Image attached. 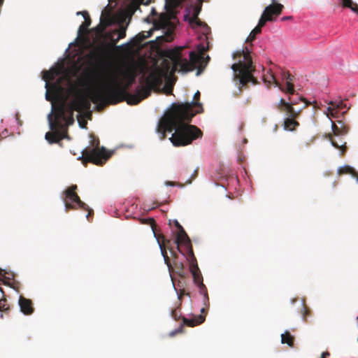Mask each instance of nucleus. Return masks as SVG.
Instances as JSON below:
<instances>
[{"mask_svg":"<svg viewBox=\"0 0 358 358\" xmlns=\"http://www.w3.org/2000/svg\"><path fill=\"white\" fill-rule=\"evenodd\" d=\"M168 249L169 250V251L171 252V257H172L173 261H177V259L178 258V255L177 252L171 248H168Z\"/></svg>","mask_w":358,"mask_h":358,"instance_id":"43","label":"nucleus"},{"mask_svg":"<svg viewBox=\"0 0 358 358\" xmlns=\"http://www.w3.org/2000/svg\"><path fill=\"white\" fill-rule=\"evenodd\" d=\"M357 342H358V337H357Z\"/></svg>","mask_w":358,"mask_h":358,"instance_id":"61","label":"nucleus"},{"mask_svg":"<svg viewBox=\"0 0 358 358\" xmlns=\"http://www.w3.org/2000/svg\"><path fill=\"white\" fill-rule=\"evenodd\" d=\"M140 223L142 224H148L150 225L154 232V234H156L155 232V227H156V222L155 220L152 217L148 218H140L139 219Z\"/></svg>","mask_w":358,"mask_h":358,"instance_id":"32","label":"nucleus"},{"mask_svg":"<svg viewBox=\"0 0 358 358\" xmlns=\"http://www.w3.org/2000/svg\"><path fill=\"white\" fill-rule=\"evenodd\" d=\"M331 122V129L334 136H343L348 134L349 128L341 121H337L338 125H337L334 121Z\"/></svg>","mask_w":358,"mask_h":358,"instance_id":"20","label":"nucleus"},{"mask_svg":"<svg viewBox=\"0 0 358 358\" xmlns=\"http://www.w3.org/2000/svg\"><path fill=\"white\" fill-rule=\"evenodd\" d=\"M136 73L134 68L120 66L113 69L108 73L106 82L89 92L91 101L103 107L106 105L117 104L123 101L128 103L131 94L127 90L135 82Z\"/></svg>","mask_w":358,"mask_h":358,"instance_id":"2","label":"nucleus"},{"mask_svg":"<svg viewBox=\"0 0 358 358\" xmlns=\"http://www.w3.org/2000/svg\"><path fill=\"white\" fill-rule=\"evenodd\" d=\"M174 265L177 274L182 277H185V272L184 271V265L182 262H179L178 261H173L172 265Z\"/></svg>","mask_w":358,"mask_h":358,"instance_id":"30","label":"nucleus"},{"mask_svg":"<svg viewBox=\"0 0 358 358\" xmlns=\"http://www.w3.org/2000/svg\"><path fill=\"white\" fill-rule=\"evenodd\" d=\"M338 110H333V111H331L329 118L336 117L337 115H338Z\"/></svg>","mask_w":358,"mask_h":358,"instance_id":"47","label":"nucleus"},{"mask_svg":"<svg viewBox=\"0 0 358 358\" xmlns=\"http://www.w3.org/2000/svg\"><path fill=\"white\" fill-rule=\"evenodd\" d=\"M182 331V326H181L179 329L175 330V331H173L170 333V336H175L176 334H179V333H181Z\"/></svg>","mask_w":358,"mask_h":358,"instance_id":"44","label":"nucleus"},{"mask_svg":"<svg viewBox=\"0 0 358 358\" xmlns=\"http://www.w3.org/2000/svg\"><path fill=\"white\" fill-rule=\"evenodd\" d=\"M338 173L339 175L342 174H350L353 178H356L358 182V172L355 170L352 167L348 165H345L340 167L338 169Z\"/></svg>","mask_w":358,"mask_h":358,"instance_id":"25","label":"nucleus"},{"mask_svg":"<svg viewBox=\"0 0 358 358\" xmlns=\"http://www.w3.org/2000/svg\"><path fill=\"white\" fill-rule=\"evenodd\" d=\"M357 320H358V316H357Z\"/></svg>","mask_w":358,"mask_h":358,"instance_id":"62","label":"nucleus"},{"mask_svg":"<svg viewBox=\"0 0 358 358\" xmlns=\"http://www.w3.org/2000/svg\"><path fill=\"white\" fill-rule=\"evenodd\" d=\"M78 109L74 100L68 105L63 101L57 106H53L55 120H52V114L48 115L50 129H55L56 127H59L64 129L73 124V112L78 111Z\"/></svg>","mask_w":358,"mask_h":358,"instance_id":"5","label":"nucleus"},{"mask_svg":"<svg viewBox=\"0 0 358 358\" xmlns=\"http://www.w3.org/2000/svg\"><path fill=\"white\" fill-rule=\"evenodd\" d=\"M294 101L295 102V103L293 104V106L298 103V101L294 99H293V98L289 97V101H286V103H292V102H294Z\"/></svg>","mask_w":358,"mask_h":358,"instance_id":"48","label":"nucleus"},{"mask_svg":"<svg viewBox=\"0 0 358 358\" xmlns=\"http://www.w3.org/2000/svg\"><path fill=\"white\" fill-rule=\"evenodd\" d=\"M46 99H47V100H50V99L49 95L48 94V93L46 94Z\"/></svg>","mask_w":358,"mask_h":358,"instance_id":"58","label":"nucleus"},{"mask_svg":"<svg viewBox=\"0 0 358 358\" xmlns=\"http://www.w3.org/2000/svg\"><path fill=\"white\" fill-rule=\"evenodd\" d=\"M151 14H152V15H157V13L155 8H152Z\"/></svg>","mask_w":358,"mask_h":358,"instance_id":"52","label":"nucleus"},{"mask_svg":"<svg viewBox=\"0 0 358 358\" xmlns=\"http://www.w3.org/2000/svg\"><path fill=\"white\" fill-rule=\"evenodd\" d=\"M268 21H271L270 17L266 16L263 13L259 20L258 24L256 27H259V29L262 30V27H263L266 24V22H268Z\"/></svg>","mask_w":358,"mask_h":358,"instance_id":"38","label":"nucleus"},{"mask_svg":"<svg viewBox=\"0 0 358 358\" xmlns=\"http://www.w3.org/2000/svg\"><path fill=\"white\" fill-rule=\"evenodd\" d=\"M293 76H292L289 72H283L282 73V78L286 80V86L282 87L285 90H282V92H287L290 95H293L294 94V85L292 83V81L293 80Z\"/></svg>","mask_w":358,"mask_h":358,"instance_id":"21","label":"nucleus"},{"mask_svg":"<svg viewBox=\"0 0 358 358\" xmlns=\"http://www.w3.org/2000/svg\"><path fill=\"white\" fill-rule=\"evenodd\" d=\"M43 79L46 82L45 87L48 86V81L54 80L55 76L57 75L56 70H49V71H43Z\"/></svg>","mask_w":358,"mask_h":358,"instance_id":"28","label":"nucleus"},{"mask_svg":"<svg viewBox=\"0 0 358 358\" xmlns=\"http://www.w3.org/2000/svg\"><path fill=\"white\" fill-rule=\"evenodd\" d=\"M127 28V26L120 24L118 29H115L105 32L103 34V38L108 41L106 44V47L108 49H120L124 46H127L129 45L128 43L121 46L116 45L120 39L125 38Z\"/></svg>","mask_w":358,"mask_h":358,"instance_id":"11","label":"nucleus"},{"mask_svg":"<svg viewBox=\"0 0 358 358\" xmlns=\"http://www.w3.org/2000/svg\"><path fill=\"white\" fill-rule=\"evenodd\" d=\"M175 243L176 245H184L187 249L189 250L190 255L193 257L194 253L191 245L190 240L184 229H182L181 231H178L176 236V238L175 240Z\"/></svg>","mask_w":358,"mask_h":358,"instance_id":"17","label":"nucleus"},{"mask_svg":"<svg viewBox=\"0 0 358 358\" xmlns=\"http://www.w3.org/2000/svg\"><path fill=\"white\" fill-rule=\"evenodd\" d=\"M343 1V6L350 8L352 11L356 10V8L358 7V5L356 3H354L352 0H342Z\"/></svg>","mask_w":358,"mask_h":358,"instance_id":"39","label":"nucleus"},{"mask_svg":"<svg viewBox=\"0 0 358 358\" xmlns=\"http://www.w3.org/2000/svg\"><path fill=\"white\" fill-rule=\"evenodd\" d=\"M155 236L156 237L157 243L159 244L162 255L164 260V263L166 264L169 271L171 272L173 270V266L166 251L169 248L166 247V244L169 243L170 241L166 239L164 235L162 234H155Z\"/></svg>","mask_w":358,"mask_h":358,"instance_id":"12","label":"nucleus"},{"mask_svg":"<svg viewBox=\"0 0 358 358\" xmlns=\"http://www.w3.org/2000/svg\"><path fill=\"white\" fill-rule=\"evenodd\" d=\"M327 137L329 139V141H331V145L336 148H338V149H340L341 150V152H342V155H343L345 153V152L346 151V149H347V147L345 145V143H344L343 145H339L332 138V134H328L327 135Z\"/></svg>","mask_w":358,"mask_h":358,"instance_id":"31","label":"nucleus"},{"mask_svg":"<svg viewBox=\"0 0 358 358\" xmlns=\"http://www.w3.org/2000/svg\"><path fill=\"white\" fill-rule=\"evenodd\" d=\"M178 294L179 302H181L183 296L187 295V296H189V294H190L189 292H186L185 289H180V291Z\"/></svg>","mask_w":358,"mask_h":358,"instance_id":"42","label":"nucleus"},{"mask_svg":"<svg viewBox=\"0 0 358 358\" xmlns=\"http://www.w3.org/2000/svg\"><path fill=\"white\" fill-rule=\"evenodd\" d=\"M328 356H329V352H324L322 354V358H326Z\"/></svg>","mask_w":358,"mask_h":358,"instance_id":"50","label":"nucleus"},{"mask_svg":"<svg viewBox=\"0 0 358 358\" xmlns=\"http://www.w3.org/2000/svg\"><path fill=\"white\" fill-rule=\"evenodd\" d=\"M171 61L172 62V66L169 60L164 59L162 62V67L155 68L157 70H159L162 74H163L164 78L174 75L178 70L180 71V65H176L173 60Z\"/></svg>","mask_w":358,"mask_h":358,"instance_id":"13","label":"nucleus"},{"mask_svg":"<svg viewBox=\"0 0 358 358\" xmlns=\"http://www.w3.org/2000/svg\"><path fill=\"white\" fill-rule=\"evenodd\" d=\"M19 306L20 310L24 315H31L34 313V308L33 307L32 301L22 296L19 298Z\"/></svg>","mask_w":358,"mask_h":358,"instance_id":"19","label":"nucleus"},{"mask_svg":"<svg viewBox=\"0 0 358 358\" xmlns=\"http://www.w3.org/2000/svg\"><path fill=\"white\" fill-rule=\"evenodd\" d=\"M166 185H171V186H173L174 185V182L169 181V182H166Z\"/></svg>","mask_w":358,"mask_h":358,"instance_id":"54","label":"nucleus"},{"mask_svg":"<svg viewBox=\"0 0 358 358\" xmlns=\"http://www.w3.org/2000/svg\"><path fill=\"white\" fill-rule=\"evenodd\" d=\"M261 29H259V27H255L250 32V35L248 36V38L245 40L246 43H251L252 42L255 38L256 36L261 33Z\"/></svg>","mask_w":358,"mask_h":358,"instance_id":"34","label":"nucleus"},{"mask_svg":"<svg viewBox=\"0 0 358 358\" xmlns=\"http://www.w3.org/2000/svg\"><path fill=\"white\" fill-rule=\"evenodd\" d=\"M77 15H82L85 19V21L78 29V35H81L87 33V29L91 24V19L87 11H79L77 13Z\"/></svg>","mask_w":358,"mask_h":358,"instance_id":"22","label":"nucleus"},{"mask_svg":"<svg viewBox=\"0 0 358 358\" xmlns=\"http://www.w3.org/2000/svg\"><path fill=\"white\" fill-rule=\"evenodd\" d=\"M202 112V105L197 101L173 104L157 126V131L162 134L161 138H165L166 131L173 130L175 131L169 139L176 147L188 145L193 141L201 138L203 136L201 130L189 122L196 114Z\"/></svg>","mask_w":358,"mask_h":358,"instance_id":"1","label":"nucleus"},{"mask_svg":"<svg viewBox=\"0 0 358 358\" xmlns=\"http://www.w3.org/2000/svg\"><path fill=\"white\" fill-rule=\"evenodd\" d=\"M145 38H147L145 31L138 33L134 38L133 42L135 45L141 43Z\"/></svg>","mask_w":358,"mask_h":358,"instance_id":"35","label":"nucleus"},{"mask_svg":"<svg viewBox=\"0 0 358 358\" xmlns=\"http://www.w3.org/2000/svg\"><path fill=\"white\" fill-rule=\"evenodd\" d=\"M181 303L182 302H179L178 305L171 311V317L176 321L180 318L182 319L180 310Z\"/></svg>","mask_w":358,"mask_h":358,"instance_id":"33","label":"nucleus"},{"mask_svg":"<svg viewBox=\"0 0 358 358\" xmlns=\"http://www.w3.org/2000/svg\"><path fill=\"white\" fill-rule=\"evenodd\" d=\"M183 47H176L166 52L165 56L170 60H173L176 65H180V71L187 73L193 71L199 66L196 75H199L200 69L202 67V63L204 61L203 52L196 53L194 51L189 52V61L182 58L181 52Z\"/></svg>","mask_w":358,"mask_h":358,"instance_id":"4","label":"nucleus"},{"mask_svg":"<svg viewBox=\"0 0 358 358\" xmlns=\"http://www.w3.org/2000/svg\"><path fill=\"white\" fill-rule=\"evenodd\" d=\"M333 110H335V108H334V106L329 105V106L327 108V116L328 117H329V115H330V113H331V111Z\"/></svg>","mask_w":358,"mask_h":358,"instance_id":"45","label":"nucleus"},{"mask_svg":"<svg viewBox=\"0 0 358 358\" xmlns=\"http://www.w3.org/2000/svg\"><path fill=\"white\" fill-rule=\"evenodd\" d=\"M77 189V185H73L64 191V194L65 198L64 199V202L65 210L66 212H69L71 210H76L78 208L87 210L88 213L86 217L89 220V217L93 215L94 211L92 209H90L85 203L80 200L79 196L76 192Z\"/></svg>","mask_w":358,"mask_h":358,"instance_id":"9","label":"nucleus"},{"mask_svg":"<svg viewBox=\"0 0 358 358\" xmlns=\"http://www.w3.org/2000/svg\"><path fill=\"white\" fill-rule=\"evenodd\" d=\"M5 272L3 270L0 268V280H1V277L4 276Z\"/></svg>","mask_w":358,"mask_h":358,"instance_id":"51","label":"nucleus"},{"mask_svg":"<svg viewBox=\"0 0 358 358\" xmlns=\"http://www.w3.org/2000/svg\"><path fill=\"white\" fill-rule=\"evenodd\" d=\"M3 0H0V5L3 3Z\"/></svg>","mask_w":358,"mask_h":358,"instance_id":"59","label":"nucleus"},{"mask_svg":"<svg viewBox=\"0 0 358 358\" xmlns=\"http://www.w3.org/2000/svg\"><path fill=\"white\" fill-rule=\"evenodd\" d=\"M193 259L190 264L189 270L192 275L194 282L198 287L199 293L203 296V303L205 306L208 307L209 306L208 290L203 282V277L194 256H193Z\"/></svg>","mask_w":358,"mask_h":358,"instance_id":"10","label":"nucleus"},{"mask_svg":"<svg viewBox=\"0 0 358 358\" xmlns=\"http://www.w3.org/2000/svg\"><path fill=\"white\" fill-rule=\"evenodd\" d=\"M173 223H174L175 226L177 227V229H178V231H181L182 229H184L183 227L180 225V224L178 222V220H175L173 221Z\"/></svg>","mask_w":358,"mask_h":358,"instance_id":"46","label":"nucleus"},{"mask_svg":"<svg viewBox=\"0 0 358 358\" xmlns=\"http://www.w3.org/2000/svg\"><path fill=\"white\" fill-rule=\"evenodd\" d=\"M250 52V49L246 46L233 54L234 59H239L238 62L231 65V68L234 71V81L238 85L240 93L242 92V87L248 83L252 82L255 85L258 83L252 74L255 71V66L252 64Z\"/></svg>","mask_w":358,"mask_h":358,"instance_id":"3","label":"nucleus"},{"mask_svg":"<svg viewBox=\"0 0 358 358\" xmlns=\"http://www.w3.org/2000/svg\"><path fill=\"white\" fill-rule=\"evenodd\" d=\"M199 4L195 6L193 8V13L192 17L189 20V23L193 27H202L203 25H206L203 22H202L198 17V15H199L201 7H202V3L203 0H198Z\"/></svg>","mask_w":358,"mask_h":358,"instance_id":"18","label":"nucleus"},{"mask_svg":"<svg viewBox=\"0 0 358 358\" xmlns=\"http://www.w3.org/2000/svg\"><path fill=\"white\" fill-rule=\"evenodd\" d=\"M90 145L82 152V162L86 166L90 162L96 165L103 164L110 157L104 147H100L99 139L94 134L90 135Z\"/></svg>","mask_w":358,"mask_h":358,"instance_id":"6","label":"nucleus"},{"mask_svg":"<svg viewBox=\"0 0 358 358\" xmlns=\"http://www.w3.org/2000/svg\"><path fill=\"white\" fill-rule=\"evenodd\" d=\"M8 310V306L7 305V301L6 299H0V311H6Z\"/></svg>","mask_w":358,"mask_h":358,"instance_id":"41","label":"nucleus"},{"mask_svg":"<svg viewBox=\"0 0 358 358\" xmlns=\"http://www.w3.org/2000/svg\"><path fill=\"white\" fill-rule=\"evenodd\" d=\"M199 98H200V92H199V91H197V92L194 94V100H198V99H199Z\"/></svg>","mask_w":358,"mask_h":358,"instance_id":"49","label":"nucleus"},{"mask_svg":"<svg viewBox=\"0 0 358 358\" xmlns=\"http://www.w3.org/2000/svg\"><path fill=\"white\" fill-rule=\"evenodd\" d=\"M353 12L356 13L358 15V7H357L356 10H353Z\"/></svg>","mask_w":358,"mask_h":358,"instance_id":"57","label":"nucleus"},{"mask_svg":"<svg viewBox=\"0 0 358 358\" xmlns=\"http://www.w3.org/2000/svg\"><path fill=\"white\" fill-rule=\"evenodd\" d=\"M298 100L304 102V106L298 110H296L293 107V104L295 103L294 101L292 103H286L285 99H280L278 104L277 105V108L280 111L285 113L288 116L285 118L283 124L285 130L294 131L296 127L299 126V123L296 120V119L299 117L301 112L303 108L311 104L306 99L301 96L299 97Z\"/></svg>","mask_w":358,"mask_h":358,"instance_id":"8","label":"nucleus"},{"mask_svg":"<svg viewBox=\"0 0 358 358\" xmlns=\"http://www.w3.org/2000/svg\"><path fill=\"white\" fill-rule=\"evenodd\" d=\"M55 87H58V88H61V87L59 85V83H58L57 85H55Z\"/></svg>","mask_w":358,"mask_h":358,"instance_id":"56","label":"nucleus"},{"mask_svg":"<svg viewBox=\"0 0 358 358\" xmlns=\"http://www.w3.org/2000/svg\"><path fill=\"white\" fill-rule=\"evenodd\" d=\"M54 132H47L45 134V139L49 142V143H56L59 141L62 140L67 135V128L65 127L64 129H61L59 127H56Z\"/></svg>","mask_w":358,"mask_h":358,"instance_id":"15","label":"nucleus"},{"mask_svg":"<svg viewBox=\"0 0 358 358\" xmlns=\"http://www.w3.org/2000/svg\"><path fill=\"white\" fill-rule=\"evenodd\" d=\"M271 4L265 8L263 13L266 16H269L271 20L273 21L274 20V17L278 16L282 13L284 6L278 3L276 0H271Z\"/></svg>","mask_w":358,"mask_h":358,"instance_id":"14","label":"nucleus"},{"mask_svg":"<svg viewBox=\"0 0 358 358\" xmlns=\"http://www.w3.org/2000/svg\"><path fill=\"white\" fill-rule=\"evenodd\" d=\"M150 2V0H147L145 3L142 1H139L138 0H133L130 4L129 5L128 9L134 14L137 10L140 9L141 4L148 5Z\"/></svg>","mask_w":358,"mask_h":358,"instance_id":"26","label":"nucleus"},{"mask_svg":"<svg viewBox=\"0 0 358 358\" xmlns=\"http://www.w3.org/2000/svg\"><path fill=\"white\" fill-rule=\"evenodd\" d=\"M206 59H207V61H208L210 59L209 56H207Z\"/></svg>","mask_w":358,"mask_h":358,"instance_id":"60","label":"nucleus"},{"mask_svg":"<svg viewBox=\"0 0 358 358\" xmlns=\"http://www.w3.org/2000/svg\"><path fill=\"white\" fill-rule=\"evenodd\" d=\"M106 29V27L100 22L99 24L94 28V30L97 34L103 37Z\"/></svg>","mask_w":358,"mask_h":358,"instance_id":"40","label":"nucleus"},{"mask_svg":"<svg viewBox=\"0 0 358 358\" xmlns=\"http://www.w3.org/2000/svg\"><path fill=\"white\" fill-rule=\"evenodd\" d=\"M328 104L334 106V108H335V110H338V111L341 110H343V108H345L346 107V104L344 103L343 101H340L338 102L331 101L329 102Z\"/></svg>","mask_w":358,"mask_h":358,"instance_id":"37","label":"nucleus"},{"mask_svg":"<svg viewBox=\"0 0 358 358\" xmlns=\"http://www.w3.org/2000/svg\"><path fill=\"white\" fill-rule=\"evenodd\" d=\"M77 108H78V112H81L83 110H88L90 108V101L84 96H80L74 100Z\"/></svg>","mask_w":358,"mask_h":358,"instance_id":"24","label":"nucleus"},{"mask_svg":"<svg viewBox=\"0 0 358 358\" xmlns=\"http://www.w3.org/2000/svg\"><path fill=\"white\" fill-rule=\"evenodd\" d=\"M302 318L305 322H308V317L311 315V310L305 304H303L301 310Z\"/></svg>","mask_w":358,"mask_h":358,"instance_id":"36","label":"nucleus"},{"mask_svg":"<svg viewBox=\"0 0 358 358\" xmlns=\"http://www.w3.org/2000/svg\"><path fill=\"white\" fill-rule=\"evenodd\" d=\"M163 78V74L155 69L145 78V85L138 87L135 95L130 96L128 104L136 105L148 97L152 89L162 84Z\"/></svg>","mask_w":358,"mask_h":358,"instance_id":"7","label":"nucleus"},{"mask_svg":"<svg viewBox=\"0 0 358 358\" xmlns=\"http://www.w3.org/2000/svg\"><path fill=\"white\" fill-rule=\"evenodd\" d=\"M282 343H287L289 346H294V337L290 334L289 331H285L281 335Z\"/></svg>","mask_w":358,"mask_h":358,"instance_id":"29","label":"nucleus"},{"mask_svg":"<svg viewBox=\"0 0 358 358\" xmlns=\"http://www.w3.org/2000/svg\"><path fill=\"white\" fill-rule=\"evenodd\" d=\"M177 250H178V252H181L182 253V251L180 248V245H177V247H176Z\"/></svg>","mask_w":358,"mask_h":358,"instance_id":"55","label":"nucleus"},{"mask_svg":"<svg viewBox=\"0 0 358 358\" xmlns=\"http://www.w3.org/2000/svg\"><path fill=\"white\" fill-rule=\"evenodd\" d=\"M106 8L102 12L100 22L106 27H108L112 23V17L109 11L106 10Z\"/></svg>","mask_w":358,"mask_h":358,"instance_id":"27","label":"nucleus"},{"mask_svg":"<svg viewBox=\"0 0 358 358\" xmlns=\"http://www.w3.org/2000/svg\"><path fill=\"white\" fill-rule=\"evenodd\" d=\"M263 79L264 83L271 84L273 83L276 87H279L280 90H285L282 85L276 80L273 72L269 70L266 73L264 74Z\"/></svg>","mask_w":358,"mask_h":358,"instance_id":"23","label":"nucleus"},{"mask_svg":"<svg viewBox=\"0 0 358 358\" xmlns=\"http://www.w3.org/2000/svg\"><path fill=\"white\" fill-rule=\"evenodd\" d=\"M206 312V308L203 307L201 309V314L199 315L194 316L190 319L182 317V324L193 327L202 324L206 319V316L203 314H205Z\"/></svg>","mask_w":358,"mask_h":358,"instance_id":"16","label":"nucleus"},{"mask_svg":"<svg viewBox=\"0 0 358 358\" xmlns=\"http://www.w3.org/2000/svg\"><path fill=\"white\" fill-rule=\"evenodd\" d=\"M292 16L283 17L282 18V21H284V20H290V19H292Z\"/></svg>","mask_w":358,"mask_h":358,"instance_id":"53","label":"nucleus"}]
</instances>
